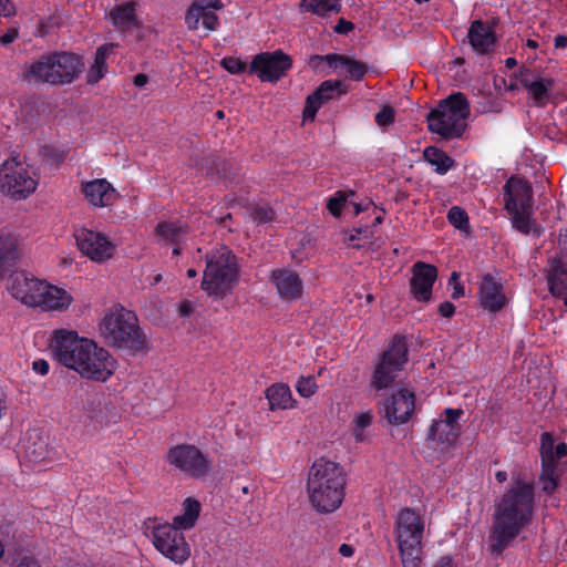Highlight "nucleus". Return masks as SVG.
Instances as JSON below:
<instances>
[{"instance_id":"f257e3e1","label":"nucleus","mask_w":567,"mask_h":567,"mask_svg":"<svg viewBox=\"0 0 567 567\" xmlns=\"http://www.w3.org/2000/svg\"><path fill=\"white\" fill-rule=\"evenodd\" d=\"M534 481L525 472L511 473V486L495 503L491 530L492 554H501L533 520Z\"/></svg>"},{"instance_id":"f03ea898","label":"nucleus","mask_w":567,"mask_h":567,"mask_svg":"<svg viewBox=\"0 0 567 567\" xmlns=\"http://www.w3.org/2000/svg\"><path fill=\"white\" fill-rule=\"evenodd\" d=\"M307 493L310 505L318 513L337 511L346 495V474L342 467L326 458L317 460L309 471Z\"/></svg>"},{"instance_id":"7ed1b4c3","label":"nucleus","mask_w":567,"mask_h":567,"mask_svg":"<svg viewBox=\"0 0 567 567\" xmlns=\"http://www.w3.org/2000/svg\"><path fill=\"white\" fill-rule=\"evenodd\" d=\"M82 66L81 59L73 53H52L30 63L23 76L34 83L66 84L78 78Z\"/></svg>"},{"instance_id":"20e7f679","label":"nucleus","mask_w":567,"mask_h":567,"mask_svg":"<svg viewBox=\"0 0 567 567\" xmlns=\"http://www.w3.org/2000/svg\"><path fill=\"white\" fill-rule=\"evenodd\" d=\"M238 281L235 255L225 246L206 256L202 288L209 296L220 298L231 291Z\"/></svg>"},{"instance_id":"39448f33","label":"nucleus","mask_w":567,"mask_h":567,"mask_svg":"<svg viewBox=\"0 0 567 567\" xmlns=\"http://www.w3.org/2000/svg\"><path fill=\"white\" fill-rule=\"evenodd\" d=\"M101 337L116 347L142 348L144 339L134 312L115 305L107 309L99 323Z\"/></svg>"},{"instance_id":"423d86ee","label":"nucleus","mask_w":567,"mask_h":567,"mask_svg":"<svg viewBox=\"0 0 567 567\" xmlns=\"http://www.w3.org/2000/svg\"><path fill=\"white\" fill-rule=\"evenodd\" d=\"M424 520L410 508L401 509L395 516V540L403 567H421Z\"/></svg>"},{"instance_id":"0eeeda50","label":"nucleus","mask_w":567,"mask_h":567,"mask_svg":"<svg viewBox=\"0 0 567 567\" xmlns=\"http://www.w3.org/2000/svg\"><path fill=\"white\" fill-rule=\"evenodd\" d=\"M505 209L509 215L513 227L523 234H529L535 229L532 219L534 203L530 184L519 177H511L503 188Z\"/></svg>"},{"instance_id":"6e6552de","label":"nucleus","mask_w":567,"mask_h":567,"mask_svg":"<svg viewBox=\"0 0 567 567\" xmlns=\"http://www.w3.org/2000/svg\"><path fill=\"white\" fill-rule=\"evenodd\" d=\"M470 114L466 99L461 93L450 95L427 116L429 128L445 138L460 137Z\"/></svg>"},{"instance_id":"1a4fd4ad","label":"nucleus","mask_w":567,"mask_h":567,"mask_svg":"<svg viewBox=\"0 0 567 567\" xmlns=\"http://www.w3.org/2000/svg\"><path fill=\"white\" fill-rule=\"evenodd\" d=\"M38 185L39 176L25 159L16 156L0 165V192L3 195L14 200L25 199Z\"/></svg>"},{"instance_id":"9d476101","label":"nucleus","mask_w":567,"mask_h":567,"mask_svg":"<svg viewBox=\"0 0 567 567\" xmlns=\"http://www.w3.org/2000/svg\"><path fill=\"white\" fill-rule=\"evenodd\" d=\"M93 341L73 329L60 328L51 332L49 348L56 362L74 371Z\"/></svg>"},{"instance_id":"9b49d317","label":"nucleus","mask_w":567,"mask_h":567,"mask_svg":"<svg viewBox=\"0 0 567 567\" xmlns=\"http://www.w3.org/2000/svg\"><path fill=\"white\" fill-rule=\"evenodd\" d=\"M462 415L461 409L447 408L433 420L426 436L427 445L433 452L445 455L456 446L462 431Z\"/></svg>"},{"instance_id":"f8f14e48","label":"nucleus","mask_w":567,"mask_h":567,"mask_svg":"<svg viewBox=\"0 0 567 567\" xmlns=\"http://www.w3.org/2000/svg\"><path fill=\"white\" fill-rule=\"evenodd\" d=\"M116 369V359L109 350L93 341L74 372L82 379L104 383L114 375Z\"/></svg>"},{"instance_id":"ddd939ff","label":"nucleus","mask_w":567,"mask_h":567,"mask_svg":"<svg viewBox=\"0 0 567 567\" xmlns=\"http://www.w3.org/2000/svg\"><path fill=\"white\" fill-rule=\"evenodd\" d=\"M152 544L165 558L182 565L190 556V547L181 529L172 524H162L152 532Z\"/></svg>"},{"instance_id":"4468645a","label":"nucleus","mask_w":567,"mask_h":567,"mask_svg":"<svg viewBox=\"0 0 567 567\" xmlns=\"http://www.w3.org/2000/svg\"><path fill=\"white\" fill-rule=\"evenodd\" d=\"M171 466L192 477H204L210 471V463L206 456L194 445L181 444L172 447L167 453Z\"/></svg>"},{"instance_id":"2eb2a0df","label":"nucleus","mask_w":567,"mask_h":567,"mask_svg":"<svg viewBox=\"0 0 567 567\" xmlns=\"http://www.w3.org/2000/svg\"><path fill=\"white\" fill-rule=\"evenodd\" d=\"M44 279L25 271H16L7 280V291L25 307L38 309Z\"/></svg>"},{"instance_id":"dca6fc26","label":"nucleus","mask_w":567,"mask_h":567,"mask_svg":"<svg viewBox=\"0 0 567 567\" xmlns=\"http://www.w3.org/2000/svg\"><path fill=\"white\" fill-rule=\"evenodd\" d=\"M74 238L79 250L93 262H105L114 255L115 245L103 233L83 227L75 230Z\"/></svg>"},{"instance_id":"f3484780","label":"nucleus","mask_w":567,"mask_h":567,"mask_svg":"<svg viewBox=\"0 0 567 567\" xmlns=\"http://www.w3.org/2000/svg\"><path fill=\"white\" fill-rule=\"evenodd\" d=\"M406 361L405 343L401 340L394 341L390 349L383 354L380 364L374 371L372 379L373 386L378 390L389 386L396 377L398 371L402 369Z\"/></svg>"},{"instance_id":"a211bd4d","label":"nucleus","mask_w":567,"mask_h":567,"mask_svg":"<svg viewBox=\"0 0 567 567\" xmlns=\"http://www.w3.org/2000/svg\"><path fill=\"white\" fill-rule=\"evenodd\" d=\"M554 86L551 78L542 76L528 69L522 70L514 80H511L507 89L511 91L524 89L538 105H544L550 97Z\"/></svg>"},{"instance_id":"6ab92c4d","label":"nucleus","mask_w":567,"mask_h":567,"mask_svg":"<svg viewBox=\"0 0 567 567\" xmlns=\"http://www.w3.org/2000/svg\"><path fill=\"white\" fill-rule=\"evenodd\" d=\"M291 68V59L280 52L257 54L250 64V71L262 82H276Z\"/></svg>"},{"instance_id":"aec40b11","label":"nucleus","mask_w":567,"mask_h":567,"mask_svg":"<svg viewBox=\"0 0 567 567\" xmlns=\"http://www.w3.org/2000/svg\"><path fill=\"white\" fill-rule=\"evenodd\" d=\"M220 0H196L192 3L185 16V22L190 30H196L202 25L207 31H215L219 25V19L216 11L223 9Z\"/></svg>"},{"instance_id":"412c9836","label":"nucleus","mask_w":567,"mask_h":567,"mask_svg":"<svg viewBox=\"0 0 567 567\" xmlns=\"http://www.w3.org/2000/svg\"><path fill=\"white\" fill-rule=\"evenodd\" d=\"M385 416L392 424L406 423L415 411V394L408 388L394 391L384 404Z\"/></svg>"},{"instance_id":"4be33fe9","label":"nucleus","mask_w":567,"mask_h":567,"mask_svg":"<svg viewBox=\"0 0 567 567\" xmlns=\"http://www.w3.org/2000/svg\"><path fill=\"white\" fill-rule=\"evenodd\" d=\"M82 414L92 423L106 426L115 422L117 411L113 402L102 392H91L82 406Z\"/></svg>"},{"instance_id":"5701e85b","label":"nucleus","mask_w":567,"mask_h":567,"mask_svg":"<svg viewBox=\"0 0 567 567\" xmlns=\"http://www.w3.org/2000/svg\"><path fill=\"white\" fill-rule=\"evenodd\" d=\"M81 194L86 204L93 208L112 206L118 194L114 186L105 178H95L81 184Z\"/></svg>"},{"instance_id":"b1692460","label":"nucleus","mask_w":567,"mask_h":567,"mask_svg":"<svg viewBox=\"0 0 567 567\" xmlns=\"http://www.w3.org/2000/svg\"><path fill=\"white\" fill-rule=\"evenodd\" d=\"M73 302L74 297L69 289L44 279L37 310L42 312H66L71 309Z\"/></svg>"},{"instance_id":"393cba45","label":"nucleus","mask_w":567,"mask_h":567,"mask_svg":"<svg viewBox=\"0 0 567 567\" xmlns=\"http://www.w3.org/2000/svg\"><path fill=\"white\" fill-rule=\"evenodd\" d=\"M478 300L481 307L491 312L499 311L506 306L508 298L504 292L499 278L491 274L482 277Z\"/></svg>"},{"instance_id":"a878e982","label":"nucleus","mask_w":567,"mask_h":567,"mask_svg":"<svg viewBox=\"0 0 567 567\" xmlns=\"http://www.w3.org/2000/svg\"><path fill=\"white\" fill-rule=\"evenodd\" d=\"M437 278V269L422 261L412 267L411 292L419 301H429L432 296V287Z\"/></svg>"},{"instance_id":"bb28decb","label":"nucleus","mask_w":567,"mask_h":567,"mask_svg":"<svg viewBox=\"0 0 567 567\" xmlns=\"http://www.w3.org/2000/svg\"><path fill=\"white\" fill-rule=\"evenodd\" d=\"M344 93L346 85L341 81L328 80L322 82L317 91L307 97L303 121H312L322 104Z\"/></svg>"},{"instance_id":"cd10ccee","label":"nucleus","mask_w":567,"mask_h":567,"mask_svg":"<svg viewBox=\"0 0 567 567\" xmlns=\"http://www.w3.org/2000/svg\"><path fill=\"white\" fill-rule=\"evenodd\" d=\"M271 280L281 298L293 300L300 297L302 285L296 272L287 269H277L272 271Z\"/></svg>"},{"instance_id":"c85d7f7f","label":"nucleus","mask_w":567,"mask_h":567,"mask_svg":"<svg viewBox=\"0 0 567 567\" xmlns=\"http://www.w3.org/2000/svg\"><path fill=\"white\" fill-rule=\"evenodd\" d=\"M467 35L472 48L480 54L488 53L495 45L496 37L494 30L489 24L480 20L471 24Z\"/></svg>"},{"instance_id":"c756f323","label":"nucleus","mask_w":567,"mask_h":567,"mask_svg":"<svg viewBox=\"0 0 567 567\" xmlns=\"http://www.w3.org/2000/svg\"><path fill=\"white\" fill-rule=\"evenodd\" d=\"M327 61L329 66L341 69L346 74L354 80H360L365 74V66L355 60L347 59L338 54H328L326 56L315 55L310 59V65L317 68L319 62Z\"/></svg>"},{"instance_id":"7c9ffc66","label":"nucleus","mask_w":567,"mask_h":567,"mask_svg":"<svg viewBox=\"0 0 567 567\" xmlns=\"http://www.w3.org/2000/svg\"><path fill=\"white\" fill-rule=\"evenodd\" d=\"M539 444L542 464L558 466L559 461L567 456V444L558 441L550 432L540 435Z\"/></svg>"},{"instance_id":"2f4dec72","label":"nucleus","mask_w":567,"mask_h":567,"mask_svg":"<svg viewBox=\"0 0 567 567\" xmlns=\"http://www.w3.org/2000/svg\"><path fill=\"white\" fill-rule=\"evenodd\" d=\"M265 396L270 411L290 410L297 406V400L288 384L279 382L267 388Z\"/></svg>"},{"instance_id":"473e14b6","label":"nucleus","mask_w":567,"mask_h":567,"mask_svg":"<svg viewBox=\"0 0 567 567\" xmlns=\"http://www.w3.org/2000/svg\"><path fill=\"white\" fill-rule=\"evenodd\" d=\"M21 449L23 450V460L32 464H39L50 458L51 452L45 439L38 433H30L27 441H23Z\"/></svg>"},{"instance_id":"72a5a7b5","label":"nucleus","mask_w":567,"mask_h":567,"mask_svg":"<svg viewBox=\"0 0 567 567\" xmlns=\"http://www.w3.org/2000/svg\"><path fill=\"white\" fill-rule=\"evenodd\" d=\"M548 285L553 295L567 297V262L555 259L548 275Z\"/></svg>"},{"instance_id":"f704fd0d","label":"nucleus","mask_w":567,"mask_h":567,"mask_svg":"<svg viewBox=\"0 0 567 567\" xmlns=\"http://www.w3.org/2000/svg\"><path fill=\"white\" fill-rule=\"evenodd\" d=\"M182 511L181 515L174 517L172 525L181 530L193 528L200 513V503L193 497H187L183 502Z\"/></svg>"},{"instance_id":"c9c22d12","label":"nucleus","mask_w":567,"mask_h":567,"mask_svg":"<svg viewBox=\"0 0 567 567\" xmlns=\"http://www.w3.org/2000/svg\"><path fill=\"white\" fill-rule=\"evenodd\" d=\"M109 18L118 30H128L136 25L135 4L128 2L112 9Z\"/></svg>"},{"instance_id":"e433bc0d","label":"nucleus","mask_w":567,"mask_h":567,"mask_svg":"<svg viewBox=\"0 0 567 567\" xmlns=\"http://www.w3.org/2000/svg\"><path fill=\"white\" fill-rule=\"evenodd\" d=\"M113 48L114 44L112 43L103 44L100 48H97L94 63L92 64L87 73V81L90 83H96L105 75L107 71L106 59L111 54Z\"/></svg>"},{"instance_id":"4c0bfd02","label":"nucleus","mask_w":567,"mask_h":567,"mask_svg":"<svg viewBox=\"0 0 567 567\" xmlns=\"http://www.w3.org/2000/svg\"><path fill=\"white\" fill-rule=\"evenodd\" d=\"M156 234L162 240L176 245L173 248L174 255H178L181 252V247L178 246V243L186 234V230L182 225H178L173 221L162 223L157 226Z\"/></svg>"},{"instance_id":"58836bf2","label":"nucleus","mask_w":567,"mask_h":567,"mask_svg":"<svg viewBox=\"0 0 567 567\" xmlns=\"http://www.w3.org/2000/svg\"><path fill=\"white\" fill-rule=\"evenodd\" d=\"M424 159L435 167V172L443 175L453 166V159L443 151L434 146H429L423 152Z\"/></svg>"},{"instance_id":"ea45409f","label":"nucleus","mask_w":567,"mask_h":567,"mask_svg":"<svg viewBox=\"0 0 567 567\" xmlns=\"http://www.w3.org/2000/svg\"><path fill=\"white\" fill-rule=\"evenodd\" d=\"M341 8L339 0H300V9L320 17L338 12Z\"/></svg>"},{"instance_id":"a19ab883","label":"nucleus","mask_w":567,"mask_h":567,"mask_svg":"<svg viewBox=\"0 0 567 567\" xmlns=\"http://www.w3.org/2000/svg\"><path fill=\"white\" fill-rule=\"evenodd\" d=\"M373 414L371 411H362L353 416L352 435L357 442L367 440L365 430L372 424Z\"/></svg>"},{"instance_id":"79ce46f5","label":"nucleus","mask_w":567,"mask_h":567,"mask_svg":"<svg viewBox=\"0 0 567 567\" xmlns=\"http://www.w3.org/2000/svg\"><path fill=\"white\" fill-rule=\"evenodd\" d=\"M558 466H553L551 464H542L539 482L542 484V489L545 493L550 494L555 491L558 484Z\"/></svg>"},{"instance_id":"37998d69","label":"nucleus","mask_w":567,"mask_h":567,"mask_svg":"<svg viewBox=\"0 0 567 567\" xmlns=\"http://www.w3.org/2000/svg\"><path fill=\"white\" fill-rule=\"evenodd\" d=\"M353 193H346V192H336L327 202V209L329 213L334 216L339 217L343 210V208L349 204V196H352Z\"/></svg>"},{"instance_id":"c03bdc74","label":"nucleus","mask_w":567,"mask_h":567,"mask_svg":"<svg viewBox=\"0 0 567 567\" xmlns=\"http://www.w3.org/2000/svg\"><path fill=\"white\" fill-rule=\"evenodd\" d=\"M297 393L301 398H311L316 394L318 390V385L316 382V377L313 375H300L295 384Z\"/></svg>"},{"instance_id":"a18cd8bd","label":"nucleus","mask_w":567,"mask_h":567,"mask_svg":"<svg viewBox=\"0 0 567 567\" xmlns=\"http://www.w3.org/2000/svg\"><path fill=\"white\" fill-rule=\"evenodd\" d=\"M447 219L450 224L453 225L455 228L468 233V216L463 208L458 206H453L447 213Z\"/></svg>"},{"instance_id":"49530a36","label":"nucleus","mask_w":567,"mask_h":567,"mask_svg":"<svg viewBox=\"0 0 567 567\" xmlns=\"http://www.w3.org/2000/svg\"><path fill=\"white\" fill-rule=\"evenodd\" d=\"M220 65L227 70L230 74H240L246 70V62L236 56H225L220 61Z\"/></svg>"},{"instance_id":"de8ad7c7","label":"nucleus","mask_w":567,"mask_h":567,"mask_svg":"<svg viewBox=\"0 0 567 567\" xmlns=\"http://www.w3.org/2000/svg\"><path fill=\"white\" fill-rule=\"evenodd\" d=\"M394 114L395 111L393 107L384 105L375 114V123L381 127H385L394 122Z\"/></svg>"},{"instance_id":"09e8293b","label":"nucleus","mask_w":567,"mask_h":567,"mask_svg":"<svg viewBox=\"0 0 567 567\" xmlns=\"http://www.w3.org/2000/svg\"><path fill=\"white\" fill-rule=\"evenodd\" d=\"M274 210L267 205L257 206L252 212L254 220L258 223H267L274 218Z\"/></svg>"},{"instance_id":"8fccbe9b","label":"nucleus","mask_w":567,"mask_h":567,"mask_svg":"<svg viewBox=\"0 0 567 567\" xmlns=\"http://www.w3.org/2000/svg\"><path fill=\"white\" fill-rule=\"evenodd\" d=\"M449 285L452 286V288H453L452 298L458 299L464 296V287L460 281L458 272H456V271L452 272L450 280H449Z\"/></svg>"},{"instance_id":"3c124183","label":"nucleus","mask_w":567,"mask_h":567,"mask_svg":"<svg viewBox=\"0 0 567 567\" xmlns=\"http://www.w3.org/2000/svg\"><path fill=\"white\" fill-rule=\"evenodd\" d=\"M16 13V7L10 0H0V18H9Z\"/></svg>"},{"instance_id":"603ef678","label":"nucleus","mask_w":567,"mask_h":567,"mask_svg":"<svg viewBox=\"0 0 567 567\" xmlns=\"http://www.w3.org/2000/svg\"><path fill=\"white\" fill-rule=\"evenodd\" d=\"M18 34L19 32L17 28L9 29L4 34L0 37V44L2 47L9 45L18 38Z\"/></svg>"},{"instance_id":"864d4df0","label":"nucleus","mask_w":567,"mask_h":567,"mask_svg":"<svg viewBox=\"0 0 567 567\" xmlns=\"http://www.w3.org/2000/svg\"><path fill=\"white\" fill-rule=\"evenodd\" d=\"M32 370L40 375H45L49 373L50 365H49L48 361H45L43 359H39V360L33 361Z\"/></svg>"},{"instance_id":"5fc2aeb1","label":"nucleus","mask_w":567,"mask_h":567,"mask_svg":"<svg viewBox=\"0 0 567 567\" xmlns=\"http://www.w3.org/2000/svg\"><path fill=\"white\" fill-rule=\"evenodd\" d=\"M439 312L444 318H450L455 312V307L452 302L445 301L439 306Z\"/></svg>"},{"instance_id":"6e6d98bb","label":"nucleus","mask_w":567,"mask_h":567,"mask_svg":"<svg viewBox=\"0 0 567 567\" xmlns=\"http://www.w3.org/2000/svg\"><path fill=\"white\" fill-rule=\"evenodd\" d=\"M16 567H47V566H42V564L33 557L24 556L19 560V563L17 564Z\"/></svg>"},{"instance_id":"4d7b16f0","label":"nucleus","mask_w":567,"mask_h":567,"mask_svg":"<svg viewBox=\"0 0 567 567\" xmlns=\"http://www.w3.org/2000/svg\"><path fill=\"white\" fill-rule=\"evenodd\" d=\"M193 312V303L190 301L184 300L178 306V313L181 317H188Z\"/></svg>"},{"instance_id":"13d9d810","label":"nucleus","mask_w":567,"mask_h":567,"mask_svg":"<svg viewBox=\"0 0 567 567\" xmlns=\"http://www.w3.org/2000/svg\"><path fill=\"white\" fill-rule=\"evenodd\" d=\"M353 29V24L349 21L341 19L334 27L337 33H347Z\"/></svg>"},{"instance_id":"bf43d9fd","label":"nucleus","mask_w":567,"mask_h":567,"mask_svg":"<svg viewBox=\"0 0 567 567\" xmlns=\"http://www.w3.org/2000/svg\"><path fill=\"white\" fill-rule=\"evenodd\" d=\"M339 553L343 557H351L353 555V553H354V549L349 544H342L339 547Z\"/></svg>"},{"instance_id":"052dcab7","label":"nucleus","mask_w":567,"mask_h":567,"mask_svg":"<svg viewBox=\"0 0 567 567\" xmlns=\"http://www.w3.org/2000/svg\"><path fill=\"white\" fill-rule=\"evenodd\" d=\"M433 567H455L450 557H441Z\"/></svg>"},{"instance_id":"680f3d73","label":"nucleus","mask_w":567,"mask_h":567,"mask_svg":"<svg viewBox=\"0 0 567 567\" xmlns=\"http://www.w3.org/2000/svg\"><path fill=\"white\" fill-rule=\"evenodd\" d=\"M148 81V78L145 75V74H136L134 76V84L137 86V87H143Z\"/></svg>"},{"instance_id":"e2e57ef3","label":"nucleus","mask_w":567,"mask_h":567,"mask_svg":"<svg viewBox=\"0 0 567 567\" xmlns=\"http://www.w3.org/2000/svg\"><path fill=\"white\" fill-rule=\"evenodd\" d=\"M567 47V37L566 35H557L555 38V48L556 49H565Z\"/></svg>"},{"instance_id":"0e129e2a","label":"nucleus","mask_w":567,"mask_h":567,"mask_svg":"<svg viewBox=\"0 0 567 567\" xmlns=\"http://www.w3.org/2000/svg\"><path fill=\"white\" fill-rule=\"evenodd\" d=\"M6 411H7V401H6L4 395L0 392V420L4 415Z\"/></svg>"},{"instance_id":"69168bd1","label":"nucleus","mask_w":567,"mask_h":567,"mask_svg":"<svg viewBox=\"0 0 567 567\" xmlns=\"http://www.w3.org/2000/svg\"><path fill=\"white\" fill-rule=\"evenodd\" d=\"M507 473L505 471H498L496 472L495 474V480L498 482V483H504L506 480H507Z\"/></svg>"},{"instance_id":"338daca9","label":"nucleus","mask_w":567,"mask_h":567,"mask_svg":"<svg viewBox=\"0 0 567 567\" xmlns=\"http://www.w3.org/2000/svg\"><path fill=\"white\" fill-rule=\"evenodd\" d=\"M516 64V60L514 58L506 59V66L512 68Z\"/></svg>"},{"instance_id":"774afa93","label":"nucleus","mask_w":567,"mask_h":567,"mask_svg":"<svg viewBox=\"0 0 567 567\" xmlns=\"http://www.w3.org/2000/svg\"><path fill=\"white\" fill-rule=\"evenodd\" d=\"M527 45L532 49H536L538 47V43L535 40H527Z\"/></svg>"}]
</instances>
